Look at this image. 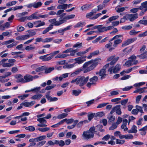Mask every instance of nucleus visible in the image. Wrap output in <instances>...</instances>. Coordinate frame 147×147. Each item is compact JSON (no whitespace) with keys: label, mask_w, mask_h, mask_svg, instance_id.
Wrapping results in <instances>:
<instances>
[{"label":"nucleus","mask_w":147,"mask_h":147,"mask_svg":"<svg viewBox=\"0 0 147 147\" xmlns=\"http://www.w3.org/2000/svg\"><path fill=\"white\" fill-rule=\"evenodd\" d=\"M101 60L100 59H96L94 60H91L85 63L82 66V69H78L75 71L71 74V77H74L79 74L84 70V73H87L93 69L97 65L98 62Z\"/></svg>","instance_id":"1"},{"label":"nucleus","mask_w":147,"mask_h":147,"mask_svg":"<svg viewBox=\"0 0 147 147\" xmlns=\"http://www.w3.org/2000/svg\"><path fill=\"white\" fill-rule=\"evenodd\" d=\"M119 59V57H115V56L113 55L107 59L108 61H111L109 63L106 64L104 66L103 68L101 69L99 73V75L101 76L100 79L101 80L104 78L106 75V68L109 67V65H113Z\"/></svg>","instance_id":"2"},{"label":"nucleus","mask_w":147,"mask_h":147,"mask_svg":"<svg viewBox=\"0 0 147 147\" xmlns=\"http://www.w3.org/2000/svg\"><path fill=\"white\" fill-rule=\"evenodd\" d=\"M89 78L88 76L85 77L84 76H79L75 79L71 80V82L72 83L75 82L76 85L81 86L86 84L88 81Z\"/></svg>","instance_id":"3"},{"label":"nucleus","mask_w":147,"mask_h":147,"mask_svg":"<svg viewBox=\"0 0 147 147\" xmlns=\"http://www.w3.org/2000/svg\"><path fill=\"white\" fill-rule=\"evenodd\" d=\"M16 61V60L13 59H3L0 61V65H2L3 67H10L14 65V63Z\"/></svg>","instance_id":"4"},{"label":"nucleus","mask_w":147,"mask_h":147,"mask_svg":"<svg viewBox=\"0 0 147 147\" xmlns=\"http://www.w3.org/2000/svg\"><path fill=\"white\" fill-rule=\"evenodd\" d=\"M46 136L43 135L40 136L36 138L31 139L29 140V142L31 143L28 147L34 146L36 144V142H39L46 139Z\"/></svg>","instance_id":"5"},{"label":"nucleus","mask_w":147,"mask_h":147,"mask_svg":"<svg viewBox=\"0 0 147 147\" xmlns=\"http://www.w3.org/2000/svg\"><path fill=\"white\" fill-rule=\"evenodd\" d=\"M29 34L21 35L17 37L16 39L19 40H23L28 38L30 36L35 35L36 32L33 30L30 31L29 32Z\"/></svg>","instance_id":"6"},{"label":"nucleus","mask_w":147,"mask_h":147,"mask_svg":"<svg viewBox=\"0 0 147 147\" xmlns=\"http://www.w3.org/2000/svg\"><path fill=\"white\" fill-rule=\"evenodd\" d=\"M121 67L119 64H117L115 67H110L108 71L110 74L113 73L116 74L121 69Z\"/></svg>","instance_id":"7"},{"label":"nucleus","mask_w":147,"mask_h":147,"mask_svg":"<svg viewBox=\"0 0 147 147\" xmlns=\"http://www.w3.org/2000/svg\"><path fill=\"white\" fill-rule=\"evenodd\" d=\"M83 139L86 140H88L92 138L94 136V133H91L88 131H84L83 132L82 135Z\"/></svg>","instance_id":"8"},{"label":"nucleus","mask_w":147,"mask_h":147,"mask_svg":"<svg viewBox=\"0 0 147 147\" xmlns=\"http://www.w3.org/2000/svg\"><path fill=\"white\" fill-rule=\"evenodd\" d=\"M120 107V105H117L114 107L110 112V114L112 115L114 112H116L117 114L118 115H120L122 113Z\"/></svg>","instance_id":"9"},{"label":"nucleus","mask_w":147,"mask_h":147,"mask_svg":"<svg viewBox=\"0 0 147 147\" xmlns=\"http://www.w3.org/2000/svg\"><path fill=\"white\" fill-rule=\"evenodd\" d=\"M45 118L44 117L39 118L37 119V121H38L40 123L37 124V126L41 127H45L47 126V125L45 124L47 122Z\"/></svg>","instance_id":"10"},{"label":"nucleus","mask_w":147,"mask_h":147,"mask_svg":"<svg viewBox=\"0 0 147 147\" xmlns=\"http://www.w3.org/2000/svg\"><path fill=\"white\" fill-rule=\"evenodd\" d=\"M139 9L142 10L139 15L140 16H142L147 11V6L142 3H141V6L139 7Z\"/></svg>","instance_id":"11"},{"label":"nucleus","mask_w":147,"mask_h":147,"mask_svg":"<svg viewBox=\"0 0 147 147\" xmlns=\"http://www.w3.org/2000/svg\"><path fill=\"white\" fill-rule=\"evenodd\" d=\"M127 20H129L131 22L133 21L138 18L137 13L133 14H128L126 15Z\"/></svg>","instance_id":"12"},{"label":"nucleus","mask_w":147,"mask_h":147,"mask_svg":"<svg viewBox=\"0 0 147 147\" xmlns=\"http://www.w3.org/2000/svg\"><path fill=\"white\" fill-rule=\"evenodd\" d=\"M137 39V38L136 37L129 39L122 43L121 46L122 47L126 46L136 41Z\"/></svg>","instance_id":"13"},{"label":"nucleus","mask_w":147,"mask_h":147,"mask_svg":"<svg viewBox=\"0 0 147 147\" xmlns=\"http://www.w3.org/2000/svg\"><path fill=\"white\" fill-rule=\"evenodd\" d=\"M53 58V55H49V54L41 56L39 57V58L43 61H49L51 60Z\"/></svg>","instance_id":"14"},{"label":"nucleus","mask_w":147,"mask_h":147,"mask_svg":"<svg viewBox=\"0 0 147 147\" xmlns=\"http://www.w3.org/2000/svg\"><path fill=\"white\" fill-rule=\"evenodd\" d=\"M50 91L47 92L46 95V97L48 100L50 102L55 101L58 100V98L57 97H52L50 96Z\"/></svg>","instance_id":"15"},{"label":"nucleus","mask_w":147,"mask_h":147,"mask_svg":"<svg viewBox=\"0 0 147 147\" xmlns=\"http://www.w3.org/2000/svg\"><path fill=\"white\" fill-rule=\"evenodd\" d=\"M36 102L35 101H32L30 102H23L20 104V105H24L26 107H30L34 105L35 103Z\"/></svg>","instance_id":"16"},{"label":"nucleus","mask_w":147,"mask_h":147,"mask_svg":"<svg viewBox=\"0 0 147 147\" xmlns=\"http://www.w3.org/2000/svg\"><path fill=\"white\" fill-rule=\"evenodd\" d=\"M33 24L35 25V27L38 28L40 26H44L45 24V23L44 22L41 21V20H37L34 22Z\"/></svg>","instance_id":"17"},{"label":"nucleus","mask_w":147,"mask_h":147,"mask_svg":"<svg viewBox=\"0 0 147 147\" xmlns=\"http://www.w3.org/2000/svg\"><path fill=\"white\" fill-rule=\"evenodd\" d=\"M62 15L59 16L60 18L59 19L58 21L59 26H60L67 21L65 16L63 17Z\"/></svg>","instance_id":"18"},{"label":"nucleus","mask_w":147,"mask_h":147,"mask_svg":"<svg viewBox=\"0 0 147 147\" xmlns=\"http://www.w3.org/2000/svg\"><path fill=\"white\" fill-rule=\"evenodd\" d=\"M32 76L29 74H27L24 77V83L32 81Z\"/></svg>","instance_id":"19"},{"label":"nucleus","mask_w":147,"mask_h":147,"mask_svg":"<svg viewBox=\"0 0 147 147\" xmlns=\"http://www.w3.org/2000/svg\"><path fill=\"white\" fill-rule=\"evenodd\" d=\"M102 25L95 26L94 28H97L98 31L101 32H103L104 31H106V30L105 27H102Z\"/></svg>","instance_id":"20"},{"label":"nucleus","mask_w":147,"mask_h":147,"mask_svg":"<svg viewBox=\"0 0 147 147\" xmlns=\"http://www.w3.org/2000/svg\"><path fill=\"white\" fill-rule=\"evenodd\" d=\"M96 9H94L92 10L91 11L87 13L86 15V17L87 18H89L92 16L94 14L96 13Z\"/></svg>","instance_id":"21"},{"label":"nucleus","mask_w":147,"mask_h":147,"mask_svg":"<svg viewBox=\"0 0 147 147\" xmlns=\"http://www.w3.org/2000/svg\"><path fill=\"white\" fill-rule=\"evenodd\" d=\"M128 132L129 133H136L137 132V127L135 125H133L131 129L129 130H128Z\"/></svg>","instance_id":"22"},{"label":"nucleus","mask_w":147,"mask_h":147,"mask_svg":"<svg viewBox=\"0 0 147 147\" xmlns=\"http://www.w3.org/2000/svg\"><path fill=\"white\" fill-rule=\"evenodd\" d=\"M33 19H36L37 20L39 19V17L36 16V14L35 13L31 14L30 16H27V20H31Z\"/></svg>","instance_id":"23"},{"label":"nucleus","mask_w":147,"mask_h":147,"mask_svg":"<svg viewBox=\"0 0 147 147\" xmlns=\"http://www.w3.org/2000/svg\"><path fill=\"white\" fill-rule=\"evenodd\" d=\"M99 53V51L98 50H96L93 51L90 53V55L88 56L87 58L89 59H90L92 57L98 55Z\"/></svg>","instance_id":"24"},{"label":"nucleus","mask_w":147,"mask_h":147,"mask_svg":"<svg viewBox=\"0 0 147 147\" xmlns=\"http://www.w3.org/2000/svg\"><path fill=\"white\" fill-rule=\"evenodd\" d=\"M55 144H58L59 146L61 147L65 145L64 142L63 140H56L55 141Z\"/></svg>","instance_id":"25"},{"label":"nucleus","mask_w":147,"mask_h":147,"mask_svg":"<svg viewBox=\"0 0 147 147\" xmlns=\"http://www.w3.org/2000/svg\"><path fill=\"white\" fill-rule=\"evenodd\" d=\"M85 24L86 23L85 22H78L74 26V27L78 28L80 27H82L84 26Z\"/></svg>","instance_id":"26"},{"label":"nucleus","mask_w":147,"mask_h":147,"mask_svg":"<svg viewBox=\"0 0 147 147\" xmlns=\"http://www.w3.org/2000/svg\"><path fill=\"white\" fill-rule=\"evenodd\" d=\"M83 57H80L75 58L74 60L76 61V63L80 64L83 62L85 60L82 59Z\"/></svg>","instance_id":"27"},{"label":"nucleus","mask_w":147,"mask_h":147,"mask_svg":"<svg viewBox=\"0 0 147 147\" xmlns=\"http://www.w3.org/2000/svg\"><path fill=\"white\" fill-rule=\"evenodd\" d=\"M53 28V26L52 24H50L49 26L47 28L44 30L43 31L42 33L43 34H45L48 32L49 30L52 29Z\"/></svg>","instance_id":"28"},{"label":"nucleus","mask_w":147,"mask_h":147,"mask_svg":"<svg viewBox=\"0 0 147 147\" xmlns=\"http://www.w3.org/2000/svg\"><path fill=\"white\" fill-rule=\"evenodd\" d=\"M62 5H59L57 6V9H62L63 10L66 9L68 7V5L67 4H62Z\"/></svg>","instance_id":"29"},{"label":"nucleus","mask_w":147,"mask_h":147,"mask_svg":"<svg viewBox=\"0 0 147 147\" xmlns=\"http://www.w3.org/2000/svg\"><path fill=\"white\" fill-rule=\"evenodd\" d=\"M98 79V77L96 76H94L89 80L92 83L94 84H96Z\"/></svg>","instance_id":"30"},{"label":"nucleus","mask_w":147,"mask_h":147,"mask_svg":"<svg viewBox=\"0 0 147 147\" xmlns=\"http://www.w3.org/2000/svg\"><path fill=\"white\" fill-rule=\"evenodd\" d=\"M119 6H117L115 8V9H117L116 12L117 13H120L123 11L125 9H127V7H123L118 8V7Z\"/></svg>","instance_id":"31"},{"label":"nucleus","mask_w":147,"mask_h":147,"mask_svg":"<svg viewBox=\"0 0 147 147\" xmlns=\"http://www.w3.org/2000/svg\"><path fill=\"white\" fill-rule=\"evenodd\" d=\"M91 49L90 47H89L84 51H80L77 53L76 55L78 56H81L86 54Z\"/></svg>","instance_id":"32"},{"label":"nucleus","mask_w":147,"mask_h":147,"mask_svg":"<svg viewBox=\"0 0 147 147\" xmlns=\"http://www.w3.org/2000/svg\"><path fill=\"white\" fill-rule=\"evenodd\" d=\"M33 7L35 8H37L41 7L42 4V3L41 1L38 2H35L33 3Z\"/></svg>","instance_id":"33"},{"label":"nucleus","mask_w":147,"mask_h":147,"mask_svg":"<svg viewBox=\"0 0 147 147\" xmlns=\"http://www.w3.org/2000/svg\"><path fill=\"white\" fill-rule=\"evenodd\" d=\"M114 40L113 45V47H117L118 45L122 42V40L121 39H115Z\"/></svg>","instance_id":"34"},{"label":"nucleus","mask_w":147,"mask_h":147,"mask_svg":"<svg viewBox=\"0 0 147 147\" xmlns=\"http://www.w3.org/2000/svg\"><path fill=\"white\" fill-rule=\"evenodd\" d=\"M81 92V91L80 90H72V95L77 96H78Z\"/></svg>","instance_id":"35"},{"label":"nucleus","mask_w":147,"mask_h":147,"mask_svg":"<svg viewBox=\"0 0 147 147\" xmlns=\"http://www.w3.org/2000/svg\"><path fill=\"white\" fill-rule=\"evenodd\" d=\"M42 96V94H38L32 96L31 98L32 99L36 100L40 99Z\"/></svg>","instance_id":"36"},{"label":"nucleus","mask_w":147,"mask_h":147,"mask_svg":"<svg viewBox=\"0 0 147 147\" xmlns=\"http://www.w3.org/2000/svg\"><path fill=\"white\" fill-rule=\"evenodd\" d=\"M54 68L53 67H50L48 68H46L45 67V74H48L50 73L54 69Z\"/></svg>","instance_id":"37"},{"label":"nucleus","mask_w":147,"mask_h":147,"mask_svg":"<svg viewBox=\"0 0 147 147\" xmlns=\"http://www.w3.org/2000/svg\"><path fill=\"white\" fill-rule=\"evenodd\" d=\"M50 129V128L49 127H45L43 128H39L38 129L39 131L42 132H45L49 131Z\"/></svg>","instance_id":"38"},{"label":"nucleus","mask_w":147,"mask_h":147,"mask_svg":"<svg viewBox=\"0 0 147 147\" xmlns=\"http://www.w3.org/2000/svg\"><path fill=\"white\" fill-rule=\"evenodd\" d=\"M25 129L30 131L32 132L34 131L35 129V127L33 126H30L26 127Z\"/></svg>","instance_id":"39"},{"label":"nucleus","mask_w":147,"mask_h":147,"mask_svg":"<svg viewBox=\"0 0 147 147\" xmlns=\"http://www.w3.org/2000/svg\"><path fill=\"white\" fill-rule=\"evenodd\" d=\"M67 115V114L63 113L59 115L57 117V118L59 119H61L66 117Z\"/></svg>","instance_id":"40"},{"label":"nucleus","mask_w":147,"mask_h":147,"mask_svg":"<svg viewBox=\"0 0 147 147\" xmlns=\"http://www.w3.org/2000/svg\"><path fill=\"white\" fill-rule=\"evenodd\" d=\"M127 122L128 121L127 119H125L123 120V123L121 126L122 129H123L126 127Z\"/></svg>","instance_id":"41"},{"label":"nucleus","mask_w":147,"mask_h":147,"mask_svg":"<svg viewBox=\"0 0 147 147\" xmlns=\"http://www.w3.org/2000/svg\"><path fill=\"white\" fill-rule=\"evenodd\" d=\"M35 48V47L33 46L32 45H30L29 46H26L25 49L26 50L30 51L34 49Z\"/></svg>","instance_id":"42"},{"label":"nucleus","mask_w":147,"mask_h":147,"mask_svg":"<svg viewBox=\"0 0 147 147\" xmlns=\"http://www.w3.org/2000/svg\"><path fill=\"white\" fill-rule=\"evenodd\" d=\"M103 126L101 125H98L96 127V129L97 130L101 132H104L105 131L104 129H102V128Z\"/></svg>","instance_id":"43"},{"label":"nucleus","mask_w":147,"mask_h":147,"mask_svg":"<svg viewBox=\"0 0 147 147\" xmlns=\"http://www.w3.org/2000/svg\"><path fill=\"white\" fill-rule=\"evenodd\" d=\"M15 40L14 39H11L5 41L2 43V45H8L12 42H13Z\"/></svg>","instance_id":"44"},{"label":"nucleus","mask_w":147,"mask_h":147,"mask_svg":"<svg viewBox=\"0 0 147 147\" xmlns=\"http://www.w3.org/2000/svg\"><path fill=\"white\" fill-rule=\"evenodd\" d=\"M65 122L67 124H70L72 123L74 121V119L72 118L67 119H65Z\"/></svg>","instance_id":"45"},{"label":"nucleus","mask_w":147,"mask_h":147,"mask_svg":"<svg viewBox=\"0 0 147 147\" xmlns=\"http://www.w3.org/2000/svg\"><path fill=\"white\" fill-rule=\"evenodd\" d=\"M105 7V5L103 4H100L97 6L98 9H96V12L99 11Z\"/></svg>","instance_id":"46"},{"label":"nucleus","mask_w":147,"mask_h":147,"mask_svg":"<svg viewBox=\"0 0 147 147\" xmlns=\"http://www.w3.org/2000/svg\"><path fill=\"white\" fill-rule=\"evenodd\" d=\"M82 43H80L79 42L75 44L73 46L74 48H76L77 49L79 48L82 47Z\"/></svg>","instance_id":"47"},{"label":"nucleus","mask_w":147,"mask_h":147,"mask_svg":"<svg viewBox=\"0 0 147 147\" xmlns=\"http://www.w3.org/2000/svg\"><path fill=\"white\" fill-rule=\"evenodd\" d=\"M56 86V84H52L51 86H48L46 87L45 88V90H49L52 89L54 88Z\"/></svg>","instance_id":"48"},{"label":"nucleus","mask_w":147,"mask_h":147,"mask_svg":"<svg viewBox=\"0 0 147 147\" xmlns=\"http://www.w3.org/2000/svg\"><path fill=\"white\" fill-rule=\"evenodd\" d=\"M119 16H112L109 18L108 20L109 22H111L112 21L117 19L118 18Z\"/></svg>","instance_id":"49"},{"label":"nucleus","mask_w":147,"mask_h":147,"mask_svg":"<svg viewBox=\"0 0 147 147\" xmlns=\"http://www.w3.org/2000/svg\"><path fill=\"white\" fill-rule=\"evenodd\" d=\"M45 69V67L42 66L37 68L36 69V72H39L42 71Z\"/></svg>","instance_id":"50"},{"label":"nucleus","mask_w":147,"mask_h":147,"mask_svg":"<svg viewBox=\"0 0 147 147\" xmlns=\"http://www.w3.org/2000/svg\"><path fill=\"white\" fill-rule=\"evenodd\" d=\"M29 96L28 94H24L22 95L19 96L18 98H20L21 100H23Z\"/></svg>","instance_id":"51"},{"label":"nucleus","mask_w":147,"mask_h":147,"mask_svg":"<svg viewBox=\"0 0 147 147\" xmlns=\"http://www.w3.org/2000/svg\"><path fill=\"white\" fill-rule=\"evenodd\" d=\"M125 142L124 140H121L117 139L116 140V143L117 144H123Z\"/></svg>","instance_id":"52"},{"label":"nucleus","mask_w":147,"mask_h":147,"mask_svg":"<svg viewBox=\"0 0 147 147\" xmlns=\"http://www.w3.org/2000/svg\"><path fill=\"white\" fill-rule=\"evenodd\" d=\"M147 55V52L145 51L144 53L138 56V57L141 59H143L146 57V56Z\"/></svg>","instance_id":"53"},{"label":"nucleus","mask_w":147,"mask_h":147,"mask_svg":"<svg viewBox=\"0 0 147 147\" xmlns=\"http://www.w3.org/2000/svg\"><path fill=\"white\" fill-rule=\"evenodd\" d=\"M91 6L90 5L86 4L81 7V9L82 10L88 9Z\"/></svg>","instance_id":"54"},{"label":"nucleus","mask_w":147,"mask_h":147,"mask_svg":"<svg viewBox=\"0 0 147 147\" xmlns=\"http://www.w3.org/2000/svg\"><path fill=\"white\" fill-rule=\"evenodd\" d=\"M16 82L17 83L20 82L22 83H24V77L23 78V76H22L18 79H17Z\"/></svg>","instance_id":"55"},{"label":"nucleus","mask_w":147,"mask_h":147,"mask_svg":"<svg viewBox=\"0 0 147 147\" xmlns=\"http://www.w3.org/2000/svg\"><path fill=\"white\" fill-rule=\"evenodd\" d=\"M136 59V56L134 55H133L129 57L128 60H130V61H131V63H133V62Z\"/></svg>","instance_id":"56"},{"label":"nucleus","mask_w":147,"mask_h":147,"mask_svg":"<svg viewBox=\"0 0 147 147\" xmlns=\"http://www.w3.org/2000/svg\"><path fill=\"white\" fill-rule=\"evenodd\" d=\"M117 125L115 123H113L112 126L109 127V129L113 130L116 129L117 127Z\"/></svg>","instance_id":"57"},{"label":"nucleus","mask_w":147,"mask_h":147,"mask_svg":"<svg viewBox=\"0 0 147 147\" xmlns=\"http://www.w3.org/2000/svg\"><path fill=\"white\" fill-rule=\"evenodd\" d=\"M46 142V141L43 140L38 143L36 145V146H37L40 147L44 145Z\"/></svg>","instance_id":"58"},{"label":"nucleus","mask_w":147,"mask_h":147,"mask_svg":"<svg viewBox=\"0 0 147 147\" xmlns=\"http://www.w3.org/2000/svg\"><path fill=\"white\" fill-rule=\"evenodd\" d=\"M132 28V26L131 25L125 26H123L122 28L125 30H128L131 29Z\"/></svg>","instance_id":"59"},{"label":"nucleus","mask_w":147,"mask_h":147,"mask_svg":"<svg viewBox=\"0 0 147 147\" xmlns=\"http://www.w3.org/2000/svg\"><path fill=\"white\" fill-rule=\"evenodd\" d=\"M136 107L137 109L138 110V112H140L142 113H144V112L142 110V107L138 105H136Z\"/></svg>","instance_id":"60"},{"label":"nucleus","mask_w":147,"mask_h":147,"mask_svg":"<svg viewBox=\"0 0 147 147\" xmlns=\"http://www.w3.org/2000/svg\"><path fill=\"white\" fill-rule=\"evenodd\" d=\"M140 32V31L136 32L135 30H131L129 32V34L130 35H136Z\"/></svg>","instance_id":"61"},{"label":"nucleus","mask_w":147,"mask_h":147,"mask_svg":"<svg viewBox=\"0 0 147 147\" xmlns=\"http://www.w3.org/2000/svg\"><path fill=\"white\" fill-rule=\"evenodd\" d=\"M138 23L146 26L147 25V20H141L138 22Z\"/></svg>","instance_id":"62"},{"label":"nucleus","mask_w":147,"mask_h":147,"mask_svg":"<svg viewBox=\"0 0 147 147\" xmlns=\"http://www.w3.org/2000/svg\"><path fill=\"white\" fill-rule=\"evenodd\" d=\"M66 57L65 54H59L57 56L55 57V58H63Z\"/></svg>","instance_id":"63"},{"label":"nucleus","mask_w":147,"mask_h":147,"mask_svg":"<svg viewBox=\"0 0 147 147\" xmlns=\"http://www.w3.org/2000/svg\"><path fill=\"white\" fill-rule=\"evenodd\" d=\"M133 65V63H131V61L129 60L127 61L125 63L124 65L127 66V67Z\"/></svg>","instance_id":"64"}]
</instances>
